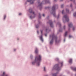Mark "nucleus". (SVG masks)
<instances>
[{
	"mask_svg": "<svg viewBox=\"0 0 76 76\" xmlns=\"http://www.w3.org/2000/svg\"><path fill=\"white\" fill-rule=\"evenodd\" d=\"M41 32L42 34V30H41Z\"/></svg>",
	"mask_w": 76,
	"mask_h": 76,
	"instance_id": "cd10ccee",
	"label": "nucleus"
},
{
	"mask_svg": "<svg viewBox=\"0 0 76 76\" xmlns=\"http://www.w3.org/2000/svg\"><path fill=\"white\" fill-rule=\"evenodd\" d=\"M69 63L70 64H72V59H69Z\"/></svg>",
	"mask_w": 76,
	"mask_h": 76,
	"instance_id": "9d476101",
	"label": "nucleus"
},
{
	"mask_svg": "<svg viewBox=\"0 0 76 76\" xmlns=\"http://www.w3.org/2000/svg\"><path fill=\"white\" fill-rule=\"evenodd\" d=\"M62 31H61V30H59V32H61Z\"/></svg>",
	"mask_w": 76,
	"mask_h": 76,
	"instance_id": "58836bf2",
	"label": "nucleus"
},
{
	"mask_svg": "<svg viewBox=\"0 0 76 76\" xmlns=\"http://www.w3.org/2000/svg\"><path fill=\"white\" fill-rule=\"evenodd\" d=\"M57 0H54L55 1H56Z\"/></svg>",
	"mask_w": 76,
	"mask_h": 76,
	"instance_id": "c9c22d12",
	"label": "nucleus"
},
{
	"mask_svg": "<svg viewBox=\"0 0 76 76\" xmlns=\"http://www.w3.org/2000/svg\"><path fill=\"white\" fill-rule=\"evenodd\" d=\"M37 33H38V34H39L38 31H37Z\"/></svg>",
	"mask_w": 76,
	"mask_h": 76,
	"instance_id": "c03bdc74",
	"label": "nucleus"
},
{
	"mask_svg": "<svg viewBox=\"0 0 76 76\" xmlns=\"http://www.w3.org/2000/svg\"><path fill=\"white\" fill-rule=\"evenodd\" d=\"M57 7V6L56 5H54L52 7V14H53V16L55 17H56V7Z\"/></svg>",
	"mask_w": 76,
	"mask_h": 76,
	"instance_id": "7ed1b4c3",
	"label": "nucleus"
},
{
	"mask_svg": "<svg viewBox=\"0 0 76 76\" xmlns=\"http://www.w3.org/2000/svg\"><path fill=\"white\" fill-rule=\"evenodd\" d=\"M56 61L58 60V58H56Z\"/></svg>",
	"mask_w": 76,
	"mask_h": 76,
	"instance_id": "c85d7f7f",
	"label": "nucleus"
},
{
	"mask_svg": "<svg viewBox=\"0 0 76 76\" xmlns=\"http://www.w3.org/2000/svg\"><path fill=\"white\" fill-rule=\"evenodd\" d=\"M67 34V31L65 33V35H64L65 37H66V36Z\"/></svg>",
	"mask_w": 76,
	"mask_h": 76,
	"instance_id": "2eb2a0df",
	"label": "nucleus"
},
{
	"mask_svg": "<svg viewBox=\"0 0 76 76\" xmlns=\"http://www.w3.org/2000/svg\"><path fill=\"white\" fill-rule=\"evenodd\" d=\"M64 29H66V26H64Z\"/></svg>",
	"mask_w": 76,
	"mask_h": 76,
	"instance_id": "4be33fe9",
	"label": "nucleus"
},
{
	"mask_svg": "<svg viewBox=\"0 0 76 76\" xmlns=\"http://www.w3.org/2000/svg\"><path fill=\"white\" fill-rule=\"evenodd\" d=\"M61 66H63V62L61 63Z\"/></svg>",
	"mask_w": 76,
	"mask_h": 76,
	"instance_id": "473e14b6",
	"label": "nucleus"
},
{
	"mask_svg": "<svg viewBox=\"0 0 76 76\" xmlns=\"http://www.w3.org/2000/svg\"><path fill=\"white\" fill-rule=\"evenodd\" d=\"M45 36H46V37H47V34H45Z\"/></svg>",
	"mask_w": 76,
	"mask_h": 76,
	"instance_id": "e433bc0d",
	"label": "nucleus"
},
{
	"mask_svg": "<svg viewBox=\"0 0 76 76\" xmlns=\"http://www.w3.org/2000/svg\"><path fill=\"white\" fill-rule=\"evenodd\" d=\"M71 0V1H72V0Z\"/></svg>",
	"mask_w": 76,
	"mask_h": 76,
	"instance_id": "09e8293b",
	"label": "nucleus"
},
{
	"mask_svg": "<svg viewBox=\"0 0 76 76\" xmlns=\"http://www.w3.org/2000/svg\"><path fill=\"white\" fill-rule=\"evenodd\" d=\"M64 42H65V39H64Z\"/></svg>",
	"mask_w": 76,
	"mask_h": 76,
	"instance_id": "ea45409f",
	"label": "nucleus"
},
{
	"mask_svg": "<svg viewBox=\"0 0 76 76\" xmlns=\"http://www.w3.org/2000/svg\"><path fill=\"white\" fill-rule=\"evenodd\" d=\"M74 70H75V71H76V68H75L73 69Z\"/></svg>",
	"mask_w": 76,
	"mask_h": 76,
	"instance_id": "412c9836",
	"label": "nucleus"
},
{
	"mask_svg": "<svg viewBox=\"0 0 76 76\" xmlns=\"http://www.w3.org/2000/svg\"><path fill=\"white\" fill-rule=\"evenodd\" d=\"M51 37H52V39L51 40L50 42V44H52L53 43V40L54 39H56V42H57V41L56 40V39H57V37L55 36L54 34H53V35H50V38H51Z\"/></svg>",
	"mask_w": 76,
	"mask_h": 76,
	"instance_id": "f03ea898",
	"label": "nucleus"
},
{
	"mask_svg": "<svg viewBox=\"0 0 76 76\" xmlns=\"http://www.w3.org/2000/svg\"><path fill=\"white\" fill-rule=\"evenodd\" d=\"M40 40L42 42H43V41H44V40H43V39H42V35H41V37H40Z\"/></svg>",
	"mask_w": 76,
	"mask_h": 76,
	"instance_id": "9b49d317",
	"label": "nucleus"
},
{
	"mask_svg": "<svg viewBox=\"0 0 76 76\" xmlns=\"http://www.w3.org/2000/svg\"><path fill=\"white\" fill-rule=\"evenodd\" d=\"M71 37H72V36H71L69 35V38H71Z\"/></svg>",
	"mask_w": 76,
	"mask_h": 76,
	"instance_id": "bb28decb",
	"label": "nucleus"
},
{
	"mask_svg": "<svg viewBox=\"0 0 76 76\" xmlns=\"http://www.w3.org/2000/svg\"><path fill=\"white\" fill-rule=\"evenodd\" d=\"M30 57L31 58H32V55H31L30 56Z\"/></svg>",
	"mask_w": 76,
	"mask_h": 76,
	"instance_id": "7c9ffc66",
	"label": "nucleus"
},
{
	"mask_svg": "<svg viewBox=\"0 0 76 76\" xmlns=\"http://www.w3.org/2000/svg\"><path fill=\"white\" fill-rule=\"evenodd\" d=\"M75 76H76V74H75Z\"/></svg>",
	"mask_w": 76,
	"mask_h": 76,
	"instance_id": "8fccbe9b",
	"label": "nucleus"
},
{
	"mask_svg": "<svg viewBox=\"0 0 76 76\" xmlns=\"http://www.w3.org/2000/svg\"><path fill=\"white\" fill-rule=\"evenodd\" d=\"M35 17H32V16H30V18L31 19H32L33 18H34Z\"/></svg>",
	"mask_w": 76,
	"mask_h": 76,
	"instance_id": "a211bd4d",
	"label": "nucleus"
},
{
	"mask_svg": "<svg viewBox=\"0 0 76 76\" xmlns=\"http://www.w3.org/2000/svg\"><path fill=\"white\" fill-rule=\"evenodd\" d=\"M43 16L44 17V16H45V14H43Z\"/></svg>",
	"mask_w": 76,
	"mask_h": 76,
	"instance_id": "c756f323",
	"label": "nucleus"
},
{
	"mask_svg": "<svg viewBox=\"0 0 76 76\" xmlns=\"http://www.w3.org/2000/svg\"><path fill=\"white\" fill-rule=\"evenodd\" d=\"M65 18L66 19V22H69V18L67 17V16L66 15H64V17L63 19Z\"/></svg>",
	"mask_w": 76,
	"mask_h": 76,
	"instance_id": "39448f33",
	"label": "nucleus"
},
{
	"mask_svg": "<svg viewBox=\"0 0 76 76\" xmlns=\"http://www.w3.org/2000/svg\"><path fill=\"white\" fill-rule=\"evenodd\" d=\"M59 16H60V15H58V17H57V18L58 19V18H59Z\"/></svg>",
	"mask_w": 76,
	"mask_h": 76,
	"instance_id": "393cba45",
	"label": "nucleus"
},
{
	"mask_svg": "<svg viewBox=\"0 0 76 76\" xmlns=\"http://www.w3.org/2000/svg\"><path fill=\"white\" fill-rule=\"evenodd\" d=\"M44 71L45 72V71H46V68L45 67H44L43 68Z\"/></svg>",
	"mask_w": 76,
	"mask_h": 76,
	"instance_id": "6ab92c4d",
	"label": "nucleus"
},
{
	"mask_svg": "<svg viewBox=\"0 0 76 76\" xmlns=\"http://www.w3.org/2000/svg\"><path fill=\"white\" fill-rule=\"evenodd\" d=\"M62 0H60V1H62Z\"/></svg>",
	"mask_w": 76,
	"mask_h": 76,
	"instance_id": "79ce46f5",
	"label": "nucleus"
},
{
	"mask_svg": "<svg viewBox=\"0 0 76 76\" xmlns=\"http://www.w3.org/2000/svg\"><path fill=\"white\" fill-rule=\"evenodd\" d=\"M75 27H73V30L75 31Z\"/></svg>",
	"mask_w": 76,
	"mask_h": 76,
	"instance_id": "b1692460",
	"label": "nucleus"
},
{
	"mask_svg": "<svg viewBox=\"0 0 76 76\" xmlns=\"http://www.w3.org/2000/svg\"><path fill=\"white\" fill-rule=\"evenodd\" d=\"M72 5L71 4V5H70L71 7H72Z\"/></svg>",
	"mask_w": 76,
	"mask_h": 76,
	"instance_id": "a19ab883",
	"label": "nucleus"
},
{
	"mask_svg": "<svg viewBox=\"0 0 76 76\" xmlns=\"http://www.w3.org/2000/svg\"><path fill=\"white\" fill-rule=\"evenodd\" d=\"M35 0H27V1L28 2H30V3L32 4H34V3Z\"/></svg>",
	"mask_w": 76,
	"mask_h": 76,
	"instance_id": "423d86ee",
	"label": "nucleus"
},
{
	"mask_svg": "<svg viewBox=\"0 0 76 76\" xmlns=\"http://www.w3.org/2000/svg\"><path fill=\"white\" fill-rule=\"evenodd\" d=\"M39 4V7H41V6H42V3H40L39 2H38Z\"/></svg>",
	"mask_w": 76,
	"mask_h": 76,
	"instance_id": "f8f14e48",
	"label": "nucleus"
},
{
	"mask_svg": "<svg viewBox=\"0 0 76 76\" xmlns=\"http://www.w3.org/2000/svg\"><path fill=\"white\" fill-rule=\"evenodd\" d=\"M64 6V5H63V4L61 5V8H63V7Z\"/></svg>",
	"mask_w": 76,
	"mask_h": 76,
	"instance_id": "aec40b11",
	"label": "nucleus"
},
{
	"mask_svg": "<svg viewBox=\"0 0 76 76\" xmlns=\"http://www.w3.org/2000/svg\"><path fill=\"white\" fill-rule=\"evenodd\" d=\"M72 26L73 25H72V23H70L68 25V27L69 28H71V27H72Z\"/></svg>",
	"mask_w": 76,
	"mask_h": 76,
	"instance_id": "6e6552de",
	"label": "nucleus"
},
{
	"mask_svg": "<svg viewBox=\"0 0 76 76\" xmlns=\"http://www.w3.org/2000/svg\"><path fill=\"white\" fill-rule=\"evenodd\" d=\"M22 15V13H20L19 14V15Z\"/></svg>",
	"mask_w": 76,
	"mask_h": 76,
	"instance_id": "2f4dec72",
	"label": "nucleus"
},
{
	"mask_svg": "<svg viewBox=\"0 0 76 76\" xmlns=\"http://www.w3.org/2000/svg\"><path fill=\"white\" fill-rule=\"evenodd\" d=\"M36 28H38V25H37V26H36Z\"/></svg>",
	"mask_w": 76,
	"mask_h": 76,
	"instance_id": "5701e85b",
	"label": "nucleus"
},
{
	"mask_svg": "<svg viewBox=\"0 0 76 76\" xmlns=\"http://www.w3.org/2000/svg\"><path fill=\"white\" fill-rule=\"evenodd\" d=\"M57 73L53 74V76H56V74Z\"/></svg>",
	"mask_w": 76,
	"mask_h": 76,
	"instance_id": "f3484780",
	"label": "nucleus"
},
{
	"mask_svg": "<svg viewBox=\"0 0 76 76\" xmlns=\"http://www.w3.org/2000/svg\"><path fill=\"white\" fill-rule=\"evenodd\" d=\"M71 69H73V68H71Z\"/></svg>",
	"mask_w": 76,
	"mask_h": 76,
	"instance_id": "de8ad7c7",
	"label": "nucleus"
},
{
	"mask_svg": "<svg viewBox=\"0 0 76 76\" xmlns=\"http://www.w3.org/2000/svg\"><path fill=\"white\" fill-rule=\"evenodd\" d=\"M39 15L40 16V14H39Z\"/></svg>",
	"mask_w": 76,
	"mask_h": 76,
	"instance_id": "49530a36",
	"label": "nucleus"
},
{
	"mask_svg": "<svg viewBox=\"0 0 76 76\" xmlns=\"http://www.w3.org/2000/svg\"><path fill=\"white\" fill-rule=\"evenodd\" d=\"M16 50L15 49L14 50V51H15Z\"/></svg>",
	"mask_w": 76,
	"mask_h": 76,
	"instance_id": "a18cd8bd",
	"label": "nucleus"
},
{
	"mask_svg": "<svg viewBox=\"0 0 76 76\" xmlns=\"http://www.w3.org/2000/svg\"><path fill=\"white\" fill-rule=\"evenodd\" d=\"M6 15H5L4 18V19H5V18H6Z\"/></svg>",
	"mask_w": 76,
	"mask_h": 76,
	"instance_id": "a878e982",
	"label": "nucleus"
},
{
	"mask_svg": "<svg viewBox=\"0 0 76 76\" xmlns=\"http://www.w3.org/2000/svg\"><path fill=\"white\" fill-rule=\"evenodd\" d=\"M49 23L51 27H53V23L51 22V20L49 21Z\"/></svg>",
	"mask_w": 76,
	"mask_h": 76,
	"instance_id": "0eeeda50",
	"label": "nucleus"
},
{
	"mask_svg": "<svg viewBox=\"0 0 76 76\" xmlns=\"http://www.w3.org/2000/svg\"><path fill=\"white\" fill-rule=\"evenodd\" d=\"M66 11L67 13H69V10L68 9H66Z\"/></svg>",
	"mask_w": 76,
	"mask_h": 76,
	"instance_id": "dca6fc26",
	"label": "nucleus"
},
{
	"mask_svg": "<svg viewBox=\"0 0 76 76\" xmlns=\"http://www.w3.org/2000/svg\"><path fill=\"white\" fill-rule=\"evenodd\" d=\"M59 26H61V24H60V23H59Z\"/></svg>",
	"mask_w": 76,
	"mask_h": 76,
	"instance_id": "f704fd0d",
	"label": "nucleus"
},
{
	"mask_svg": "<svg viewBox=\"0 0 76 76\" xmlns=\"http://www.w3.org/2000/svg\"><path fill=\"white\" fill-rule=\"evenodd\" d=\"M53 69H56L57 70L59 71L60 70V68L58 67V64L55 65L53 67Z\"/></svg>",
	"mask_w": 76,
	"mask_h": 76,
	"instance_id": "20e7f679",
	"label": "nucleus"
},
{
	"mask_svg": "<svg viewBox=\"0 0 76 76\" xmlns=\"http://www.w3.org/2000/svg\"><path fill=\"white\" fill-rule=\"evenodd\" d=\"M62 14H64V15H65V14H66V13H64V10H63L62 11Z\"/></svg>",
	"mask_w": 76,
	"mask_h": 76,
	"instance_id": "4468645a",
	"label": "nucleus"
},
{
	"mask_svg": "<svg viewBox=\"0 0 76 76\" xmlns=\"http://www.w3.org/2000/svg\"><path fill=\"white\" fill-rule=\"evenodd\" d=\"M45 76H48V75H45Z\"/></svg>",
	"mask_w": 76,
	"mask_h": 76,
	"instance_id": "4c0bfd02",
	"label": "nucleus"
},
{
	"mask_svg": "<svg viewBox=\"0 0 76 76\" xmlns=\"http://www.w3.org/2000/svg\"><path fill=\"white\" fill-rule=\"evenodd\" d=\"M41 61V56L39 55L37 57H36L35 58V61L32 63V64L34 65L35 63L37 66H39L40 65V63Z\"/></svg>",
	"mask_w": 76,
	"mask_h": 76,
	"instance_id": "f257e3e1",
	"label": "nucleus"
},
{
	"mask_svg": "<svg viewBox=\"0 0 76 76\" xmlns=\"http://www.w3.org/2000/svg\"><path fill=\"white\" fill-rule=\"evenodd\" d=\"M29 12L30 13H33L34 15V12L31 10H29Z\"/></svg>",
	"mask_w": 76,
	"mask_h": 76,
	"instance_id": "1a4fd4ad",
	"label": "nucleus"
},
{
	"mask_svg": "<svg viewBox=\"0 0 76 76\" xmlns=\"http://www.w3.org/2000/svg\"><path fill=\"white\" fill-rule=\"evenodd\" d=\"M46 32L47 31V29H46Z\"/></svg>",
	"mask_w": 76,
	"mask_h": 76,
	"instance_id": "37998d69",
	"label": "nucleus"
},
{
	"mask_svg": "<svg viewBox=\"0 0 76 76\" xmlns=\"http://www.w3.org/2000/svg\"><path fill=\"white\" fill-rule=\"evenodd\" d=\"M46 3H49V1H48V2H47V1H46Z\"/></svg>",
	"mask_w": 76,
	"mask_h": 76,
	"instance_id": "72a5a7b5",
	"label": "nucleus"
},
{
	"mask_svg": "<svg viewBox=\"0 0 76 76\" xmlns=\"http://www.w3.org/2000/svg\"><path fill=\"white\" fill-rule=\"evenodd\" d=\"M38 49H37V48H36V50H35V52L36 53H38Z\"/></svg>",
	"mask_w": 76,
	"mask_h": 76,
	"instance_id": "ddd939ff",
	"label": "nucleus"
}]
</instances>
